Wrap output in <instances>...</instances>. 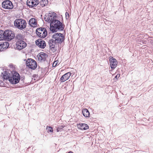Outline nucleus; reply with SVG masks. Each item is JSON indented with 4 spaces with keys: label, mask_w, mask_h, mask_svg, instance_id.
Returning a JSON list of instances; mask_svg holds the SVG:
<instances>
[{
    "label": "nucleus",
    "mask_w": 153,
    "mask_h": 153,
    "mask_svg": "<svg viewBox=\"0 0 153 153\" xmlns=\"http://www.w3.org/2000/svg\"><path fill=\"white\" fill-rule=\"evenodd\" d=\"M52 39L49 42L50 47L53 52L56 51L59 48V45L64 40L63 35L60 33L54 34L52 36Z\"/></svg>",
    "instance_id": "obj_1"
},
{
    "label": "nucleus",
    "mask_w": 153,
    "mask_h": 153,
    "mask_svg": "<svg viewBox=\"0 0 153 153\" xmlns=\"http://www.w3.org/2000/svg\"><path fill=\"white\" fill-rule=\"evenodd\" d=\"M64 26L61 22L56 19L53 20L50 23V30L53 32L63 30Z\"/></svg>",
    "instance_id": "obj_2"
},
{
    "label": "nucleus",
    "mask_w": 153,
    "mask_h": 153,
    "mask_svg": "<svg viewBox=\"0 0 153 153\" xmlns=\"http://www.w3.org/2000/svg\"><path fill=\"white\" fill-rule=\"evenodd\" d=\"M14 25L18 29L22 30L26 27L27 22L25 20L22 19H16L14 22Z\"/></svg>",
    "instance_id": "obj_3"
},
{
    "label": "nucleus",
    "mask_w": 153,
    "mask_h": 153,
    "mask_svg": "<svg viewBox=\"0 0 153 153\" xmlns=\"http://www.w3.org/2000/svg\"><path fill=\"white\" fill-rule=\"evenodd\" d=\"M20 79V76L17 72H12V74L9 78L10 82L13 84H16L19 82Z\"/></svg>",
    "instance_id": "obj_4"
},
{
    "label": "nucleus",
    "mask_w": 153,
    "mask_h": 153,
    "mask_svg": "<svg viewBox=\"0 0 153 153\" xmlns=\"http://www.w3.org/2000/svg\"><path fill=\"white\" fill-rule=\"evenodd\" d=\"M36 33L38 36L40 38H44L47 34L46 29L44 28H39L37 29Z\"/></svg>",
    "instance_id": "obj_5"
},
{
    "label": "nucleus",
    "mask_w": 153,
    "mask_h": 153,
    "mask_svg": "<svg viewBox=\"0 0 153 153\" xmlns=\"http://www.w3.org/2000/svg\"><path fill=\"white\" fill-rule=\"evenodd\" d=\"M56 14L54 12H51L48 14L46 16L45 18V21L49 23H51L53 22V20H55L56 18Z\"/></svg>",
    "instance_id": "obj_6"
},
{
    "label": "nucleus",
    "mask_w": 153,
    "mask_h": 153,
    "mask_svg": "<svg viewBox=\"0 0 153 153\" xmlns=\"http://www.w3.org/2000/svg\"><path fill=\"white\" fill-rule=\"evenodd\" d=\"M5 40L10 41L13 39L15 36L14 33L12 31L9 30H6L4 31Z\"/></svg>",
    "instance_id": "obj_7"
},
{
    "label": "nucleus",
    "mask_w": 153,
    "mask_h": 153,
    "mask_svg": "<svg viewBox=\"0 0 153 153\" xmlns=\"http://www.w3.org/2000/svg\"><path fill=\"white\" fill-rule=\"evenodd\" d=\"M26 64L29 68L35 69L37 66L36 62L32 59H28L26 62Z\"/></svg>",
    "instance_id": "obj_8"
},
{
    "label": "nucleus",
    "mask_w": 153,
    "mask_h": 153,
    "mask_svg": "<svg viewBox=\"0 0 153 153\" xmlns=\"http://www.w3.org/2000/svg\"><path fill=\"white\" fill-rule=\"evenodd\" d=\"M3 8L5 9H10L13 7L12 2L9 0H6L3 1L2 4Z\"/></svg>",
    "instance_id": "obj_9"
},
{
    "label": "nucleus",
    "mask_w": 153,
    "mask_h": 153,
    "mask_svg": "<svg viewBox=\"0 0 153 153\" xmlns=\"http://www.w3.org/2000/svg\"><path fill=\"white\" fill-rule=\"evenodd\" d=\"M16 44V48L19 50L25 48L27 45L26 43L24 41H17Z\"/></svg>",
    "instance_id": "obj_10"
},
{
    "label": "nucleus",
    "mask_w": 153,
    "mask_h": 153,
    "mask_svg": "<svg viewBox=\"0 0 153 153\" xmlns=\"http://www.w3.org/2000/svg\"><path fill=\"white\" fill-rule=\"evenodd\" d=\"M109 62L111 68L113 69L115 68L117 64V62L116 59L112 56H110L109 58Z\"/></svg>",
    "instance_id": "obj_11"
},
{
    "label": "nucleus",
    "mask_w": 153,
    "mask_h": 153,
    "mask_svg": "<svg viewBox=\"0 0 153 153\" xmlns=\"http://www.w3.org/2000/svg\"><path fill=\"white\" fill-rule=\"evenodd\" d=\"M39 4L38 0H27V4L30 7H35Z\"/></svg>",
    "instance_id": "obj_12"
},
{
    "label": "nucleus",
    "mask_w": 153,
    "mask_h": 153,
    "mask_svg": "<svg viewBox=\"0 0 153 153\" xmlns=\"http://www.w3.org/2000/svg\"><path fill=\"white\" fill-rule=\"evenodd\" d=\"M36 44L39 48H44L46 46L45 42L41 39H39L35 41Z\"/></svg>",
    "instance_id": "obj_13"
},
{
    "label": "nucleus",
    "mask_w": 153,
    "mask_h": 153,
    "mask_svg": "<svg viewBox=\"0 0 153 153\" xmlns=\"http://www.w3.org/2000/svg\"><path fill=\"white\" fill-rule=\"evenodd\" d=\"M71 75V73L70 72H68L66 73L63 75L60 78V80L61 82H63L68 80L69 78Z\"/></svg>",
    "instance_id": "obj_14"
},
{
    "label": "nucleus",
    "mask_w": 153,
    "mask_h": 153,
    "mask_svg": "<svg viewBox=\"0 0 153 153\" xmlns=\"http://www.w3.org/2000/svg\"><path fill=\"white\" fill-rule=\"evenodd\" d=\"M38 59L39 61L40 62L44 61L47 57V55L43 52H41L39 53L38 56Z\"/></svg>",
    "instance_id": "obj_15"
},
{
    "label": "nucleus",
    "mask_w": 153,
    "mask_h": 153,
    "mask_svg": "<svg viewBox=\"0 0 153 153\" xmlns=\"http://www.w3.org/2000/svg\"><path fill=\"white\" fill-rule=\"evenodd\" d=\"M29 24L31 27H37V20L34 18H32L29 21Z\"/></svg>",
    "instance_id": "obj_16"
},
{
    "label": "nucleus",
    "mask_w": 153,
    "mask_h": 153,
    "mask_svg": "<svg viewBox=\"0 0 153 153\" xmlns=\"http://www.w3.org/2000/svg\"><path fill=\"white\" fill-rule=\"evenodd\" d=\"M78 128L82 130H85L88 128V126L86 124L80 123L78 125Z\"/></svg>",
    "instance_id": "obj_17"
},
{
    "label": "nucleus",
    "mask_w": 153,
    "mask_h": 153,
    "mask_svg": "<svg viewBox=\"0 0 153 153\" xmlns=\"http://www.w3.org/2000/svg\"><path fill=\"white\" fill-rule=\"evenodd\" d=\"M2 76L4 79H9V78L10 77V74L8 73L7 71H3V72L2 73Z\"/></svg>",
    "instance_id": "obj_18"
},
{
    "label": "nucleus",
    "mask_w": 153,
    "mask_h": 153,
    "mask_svg": "<svg viewBox=\"0 0 153 153\" xmlns=\"http://www.w3.org/2000/svg\"><path fill=\"white\" fill-rule=\"evenodd\" d=\"M16 38L17 41H24V37L21 34H18L16 36Z\"/></svg>",
    "instance_id": "obj_19"
},
{
    "label": "nucleus",
    "mask_w": 153,
    "mask_h": 153,
    "mask_svg": "<svg viewBox=\"0 0 153 153\" xmlns=\"http://www.w3.org/2000/svg\"><path fill=\"white\" fill-rule=\"evenodd\" d=\"M83 115L85 117H88L89 116V112L87 109H83L82 111Z\"/></svg>",
    "instance_id": "obj_20"
},
{
    "label": "nucleus",
    "mask_w": 153,
    "mask_h": 153,
    "mask_svg": "<svg viewBox=\"0 0 153 153\" xmlns=\"http://www.w3.org/2000/svg\"><path fill=\"white\" fill-rule=\"evenodd\" d=\"M48 3V0H42L39 2V4L42 7H43L46 6Z\"/></svg>",
    "instance_id": "obj_21"
},
{
    "label": "nucleus",
    "mask_w": 153,
    "mask_h": 153,
    "mask_svg": "<svg viewBox=\"0 0 153 153\" xmlns=\"http://www.w3.org/2000/svg\"><path fill=\"white\" fill-rule=\"evenodd\" d=\"M5 40L4 31L3 30H0V40Z\"/></svg>",
    "instance_id": "obj_22"
},
{
    "label": "nucleus",
    "mask_w": 153,
    "mask_h": 153,
    "mask_svg": "<svg viewBox=\"0 0 153 153\" xmlns=\"http://www.w3.org/2000/svg\"><path fill=\"white\" fill-rule=\"evenodd\" d=\"M3 45V48L4 49H6L7 48L9 45V43L7 42H5L2 43Z\"/></svg>",
    "instance_id": "obj_23"
},
{
    "label": "nucleus",
    "mask_w": 153,
    "mask_h": 153,
    "mask_svg": "<svg viewBox=\"0 0 153 153\" xmlns=\"http://www.w3.org/2000/svg\"><path fill=\"white\" fill-rule=\"evenodd\" d=\"M46 129L47 130L48 133L49 132H53V131L52 128L51 127H49L48 126H46Z\"/></svg>",
    "instance_id": "obj_24"
},
{
    "label": "nucleus",
    "mask_w": 153,
    "mask_h": 153,
    "mask_svg": "<svg viewBox=\"0 0 153 153\" xmlns=\"http://www.w3.org/2000/svg\"><path fill=\"white\" fill-rule=\"evenodd\" d=\"M58 63V61H55L53 63V67H55L57 65V64Z\"/></svg>",
    "instance_id": "obj_25"
},
{
    "label": "nucleus",
    "mask_w": 153,
    "mask_h": 153,
    "mask_svg": "<svg viewBox=\"0 0 153 153\" xmlns=\"http://www.w3.org/2000/svg\"><path fill=\"white\" fill-rule=\"evenodd\" d=\"M3 49L4 48H3L2 43L0 44V51H3Z\"/></svg>",
    "instance_id": "obj_26"
},
{
    "label": "nucleus",
    "mask_w": 153,
    "mask_h": 153,
    "mask_svg": "<svg viewBox=\"0 0 153 153\" xmlns=\"http://www.w3.org/2000/svg\"><path fill=\"white\" fill-rule=\"evenodd\" d=\"M120 76V74H117L116 76H115V79L116 78V79H117Z\"/></svg>",
    "instance_id": "obj_27"
},
{
    "label": "nucleus",
    "mask_w": 153,
    "mask_h": 153,
    "mask_svg": "<svg viewBox=\"0 0 153 153\" xmlns=\"http://www.w3.org/2000/svg\"><path fill=\"white\" fill-rule=\"evenodd\" d=\"M66 17V18H68L69 17L68 13L67 12H66L65 13Z\"/></svg>",
    "instance_id": "obj_28"
},
{
    "label": "nucleus",
    "mask_w": 153,
    "mask_h": 153,
    "mask_svg": "<svg viewBox=\"0 0 153 153\" xmlns=\"http://www.w3.org/2000/svg\"><path fill=\"white\" fill-rule=\"evenodd\" d=\"M61 129V128H60V127H58L56 129L57 131L59 132Z\"/></svg>",
    "instance_id": "obj_29"
},
{
    "label": "nucleus",
    "mask_w": 153,
    "mask_h": 153,
    "mask_svg": "<svg viewBox=\"0 0 153 153\" xmlns=\"http://www.w3.org/2000/svg\"><path fill=\"white\" fill-rule=\"evenodd\" d=\"M59 127H60V128H61V129L64 127V126H59Z\"/></svg>",
    "instance_id": "obj_30"
},
{
    "label": "nucleus",
    "mask_w": 153,
    "mask_h": 153,
    "mask_svg": "<svg viewBox=\"0 0 153 153\" xmlns=\"http://www.w3.org/2000/svg\"><path fill=\"white\" fill-rule=\"evenodd\" d=\"M68 153H73L72 152L70 151Z\"/></svg>",
    "instance_id": "obj_31"
}]
</instances>
